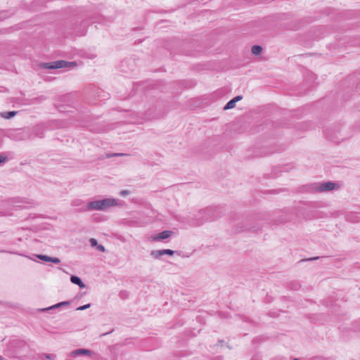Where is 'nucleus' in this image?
Listing matches in <instances>:
<instances>
[{
	"mask_svg": "<svg viewBox=\"0 0 360 360\" xmlns=\"http://www.w3.org/2000/svg\"><path fill=\"white\" fill-rule=\"evenodd\" d=\"M70 281L75 285H77L79 288H83L85 287L84 283L82 282V279L77 276H72L70 277Z\"/></svg>",
	"mask_w": 360,
	"mask_h": 360,
	"instance_id": "9",
	"label": "nucleus"
},
{
	"mask_svg": "<svg viewBox=\"0 0 360 360\" xmlns=\"http://www.w3.org/2000/svg\"><path fill=\"white\" fill-rule=\"evenodd\" d=\"M262 51V47L259 45H254L252 47V53L255 55H259Z\"/></svg>",
	"mask_w": 360,
	"mask_h": 360,
	"instance_id": "12",
	"label": "nucleus"
},
{
	"mask_svg": "<svg viewBox=\"0 0 360 360\" xmlns=\"http://www.w3.org/2000/svg\"><path fill=\"white\" fill-rule=\"evenodd\" d=\"M91 307V304H84V305H82V306H80L79 307L77 308V311H83V310H85L86 309H89V307Z\"/></svg>",
	"mask_w": 360,
	"mask_h": 360,
	"instance_id": "17",
	"label": "nucleus"
},
{
	"mask_svg": "<svg viewBox=\"0 0 360 360\" xmlns=\"http://www.w3.org/2000/svg\"><path fill=\"white\" fill-rule=\"evenodd\" d=\"M174 254V251L169 250V249H164V250H153L150 252V255L154 259H160V257L163 255H169L172 256Z\"/></svg>",
	"mask_w": 360,
	"mask_h": 360,
	"instance_id": "5",
	"label": "nucleus"
},
{
	"mask_svg": "<svg viewBox=\"0 0 360 360\" xmlns=\"http://www.w3.org/2000/svg\"><path fill=\"white\" fill-rule=\"evenodd\" d=\"M3 359H4L3 356L0 355V360H3Z\"/></svg>",
	"mask_w": 360,
	"mask_h": 360,
	"instance_id": "30",
	"label": "nucleus"
},
{
	"mask_svg": "<svg viewBox=\"0 0 360 360\" xmlns=\"http://www.w3.org/2000/svg\"><path fill=\"white\" fill-rule=\"evenodd\" d=\"M90 244L92 247H96V249L102 252H104L105 251V247L102 245H98L97 240L95 238H91Z\"/></svg>",
	"mask_w": 360,
	"mask_h": 360,
	"instance_id": "10",
	"label": "nucleus"
},
{
	"mask_svg": "<svg viewBox=\"0 0 360 360\" xmlns=\"http://www.w3.org/2000/svg\"><path fill=\"white\" fill-rule=\"evenodd\" d=\"M71 205L74 207L81 206V207L79 208L80 210L82 207L86 206V205H84L81 200L76 199L72 201Z\"/></svg>",
	"mask_w": 360,
	"mask_h": 360,
	"instance_id": "13",
	"label": "nucleus"
},
{
	"mask_svg": "<svg viewBox=\"0 0 360 360\" xmlns=\"http://www.w3.org/2000/svg\"><path fill=\"white\" fill-rule=\"evenodd\" d=\"M319 257H313V258H309V259H307V260H315V259H317Z\"/></svg>",
	"mask_w": 360,
	"mask_h": 360,
	"instance_id": "27",
	"label": "nucleus"
},
{
	"mask_svg": "<svg viewBox=\"0 0 360 360\" xmlns=\"http://www.w3.org/2000/svg\"><path fill=\"white\" fill-rule=\"evenodd\" d=\"M242 98H243L242 96H237L234 97L233 99L235 101V102L236 103L238 101L242 100Z\"/></svg>",
	"mask_w": 360,
	"mask_h": 360,
	"instance_id": "22",
	"label": "nucleus"
},
{
	"mask_svg": "<svg viewBox=\"0 0 360 360\" xmlns=\"http://www.w3.org/2000/svg\"><path fill=\"white\" fill-rule=\"evenodd\" d=\"M37 257L42 261L51 262V257L44 255H37Z\"/></svg>",
	"mask_w": 360,
	"mask_h": 360,
	"instance_id": "16",
	"label": "nucleus"
},
{
	"mask_svg": "<svg viewBox=\"0 0 360 360\" xmlns=\"http://www.w3.org/2000/svg\"><path fill=\"white\" fill-rule=\"evenodd\" d=\"M51 262L55 263V264H59L60 262V260L58 257H52Z\"/></svg>",
	"mask_w": 360,
	"mask_h": 360,
	"instance_id": "21",
	"label": "nucleus"
},
{
	"mask_svg": "<svg viewBox=\"0 0 360 360\" xmlns=\"http://www.w3.org/2000/svg\"><path fill=\"white\" fill-rule=\"evenodd\" d=\"M92 354H93V352L88 349H77L73 350L70 353V356L72 357H75L79 355L91 356Z\"/></svg>",
	"mask_w": 360,
	"mask_h": 360,
	"instance_id": "7",
	"label": "nucleus"
},
{
	"mask_svg": "<svg viewBox=\"0 0 360 360\" xmlns=\"http://www.w3.org/2000/svg\"><path fill=\"white\" fill-rule=\"evenodd\" d=\"M121 296L122 298H124V296H125V292H121Z\"/></svg>",
	"mask_w": 360,
	"mask_h": 360,
	"instance_id": "28",
	"label": "nucleus"
},
{
	"mask_svg": "<svg viewBox=\"0 0 360 360\" xmlns=\"http://www.w3.org/2000/svg\"><path fill=\"white\" fill-rule=\"evenodd\" d=\"M337 186V184L330 181L314 183L309 186V191L316 193L328 192L334 190Z\"/></svg>",
	"mask_w": 360,
	"mask_h": 360,
	"instance_id": "3",
	"label": "nucleus"
},
{
	"mask_svg": "<svg viewBox=\"0 0 360 360\" xmlns=\"http://www.w3.org/2000/svg\"><path fill=\"white\" fill-rule=\"evenodd\" d=\"M46 358H48V359H51L50 355H47V356H46Z\"/></svg>",
	"mask_w": 360,
	"mask_h": 360,
	"instance_id": "31",
	"label": "nucleus"
},
{
	"mask_svg": "<svg viewBox=\"0 0 360 360\" xmlns=\"http://www.w3.org/2000/svg\"><path fill=\"white\" fill-rule=\"evenodd\" d=\"M257 230H258V229H256L255 227H253L252 231H257Z\"/></svg>",
	"mask_w": 360,
	"mask_h": 360,
	"instance_id": "29",
	"label": "nucleus"
},
{
	"mask_svg": "<svg viewBox=\"0 0 360 360\" xmlns=\"http://www.w3.org/2000/svg\"><path fill=\"white\" fill-rule=\"evenodd\" d=\"M61 307H62V305H60V302H59V303L53 304V305H52L51 307H46V308H44V309H40L39 310L41 311H46L51 310V309H58V308H60Z\"/></svg>",
	"mask_w": 360,
	"mask_h": 360,
	"instance_id": "15",
	"label": "nucleus"
},
{
	"mask_svg": "<svg viewBox=\"0 0 360 360\" xmlns=\"http://www.w3.org/2000/svg\"><path fill=\"white\" fill-rule=\"evenodd\" d=\"M117 200L115 198H105L99 200L89 202L86 206L80 209L81 212L91 210H105L109 207L117 205Z\"/></svg>",
	"mask_w": 360,
	"mask_h": 360,
	"instance_id": "1",
	"label": "nucleus"
},
{
	"mask_svg": "<svg viewBox=\"0 0 360 360\" xmlns=\"http://www.w3.org/2000/svg\"><path fill=\"white\" fill-rule=\"evenodd\" d=\"M326 137H327L328 139H330V141H335V139H333V137H330V136H329V134H328V132H326Z\"/></svg>",
	"mask_w": 360,
	"mask_h": 360,
	"instance_id": "25",
	"label": "nucleus"
},
{
	"mask_svg": "<svg viewBox=\"0 0 360 360\" xmlns=\"http://www.w3.org/2000/svg\"><path fill=\"white\" fill-rule=\"evenodd\" d=\"M70 304V302L69 301H65V302H60V304L63 306H68Z\"/></svg>",
	"mask_w": 360,
	"mask_h": 360,
	"instance_id": "23",
	"label": "nucleus"
},
{
	"mask_svg": "<svg viewBox=\"0 0 360 360\" xmlns=\"http://www.w3.org/2000/svg\"><path fill=\"white\" fill-rule=\"evenodd\" d=\"M173 234L172 231H163L153 237V241H159L169 238Z\"/></svg>",
	"mask_w": 360,
	"mask_h": 360,
	"instance_id": "6",
	"label": "nucleus"
},
{
	"mask_svg": "<svg viewBox=\"0 0 360 360\" xmlns=\"http://www.w3.org/2000/svg\"><path fill=\"white\" fill-rule=\"evenodd\" d=\"M17 113L18 111H8L1 112L0 115L4 119H11Z\"/></svg>",
	"mask_w": 360,
	"mask_h": 360,
	"instance_id": "11",
	"label": "nucleus"
},
{
	"mask_svg": "<svg viewBox=\"0 0 360 360\" xmlns=\"http://www.w3.org/2000/svg\"><path fill=\"white\" fill-rule=\"evenodd\" d=\"M45 127L43 124H38L33 127L32 133L35 137L43 138L44 134Z\"/></svg>",
	"mask_w": 360,
	"mask_h": 360,
	"instance_id": "8",
	"label": "nucleus"
},
{
	"mask_svg": "<svg viewBox=\"0 0 360 360\" xmlns=\"http://www.w3.org/2000/svg\"><path fill=\"white\" fill-rule=\"evenodd\" d=\"M236 106V102L232 98L231 100H230L226 104V105L224 107V110H229V109H232L234 107Z\"/></svg>",
	"mask_w": 360,
	"mask_h": 360,
	"instance_id": "14",
	"label": "nucleus"
},
{
	"mask_svg": "<svg viewBox=\"0 0 360 360\" xmlns=\"http://www.w3.org/2000/svg\"><path fill=\"white\" fill-rule=\"evenodd\" d=\"M121 155H124V154L123 153H114L112 155H108V157L110 158V157L121 156Z\"/></svg>",
	"mask_w": 360,
	"mask_h": 360,
	"instance_id": "24",
	"label": "nucleus"
},
{
	"mask_svg": "<svg viewBox=\"0 0 360 360\" xmlns=\"http://www.w3.org/2000/svg\"><path fill=\"white\" fill-rule=\"evenodd\" d=\"M94 22L98 23H105L104 18L103 16H99Z\"/></svg>",
	"mask_w": 360,
	"mask_h": 360,
	"instance_id": "19",
	"label": "nucleus"
},
{
	"mask_svg": "<svg viewBox=\"0 0 360 360\" xmlns=\"http://www.w3.org/2000/svg\"><path fill=\"white\" fill-rule=\"evenodd\" d=\"M7 160H8L7 157H6L3 155H0V165L6 162Z\"/></svg>",
	"mask_w": 360,
	"mask_h": 360,
	"instance_id": "18",
	"label": "nucleus"
},
{
	"mask_svg": "<svg viewBox=\"0 0 360 360\" xmlns=\"http://www.w3.org/2000/svg\"><path fill=\"white\" fill-rule=\"evenodd\" d=\"M249 229H250L249 228H246V229H245V230H249ZM244 231V229H237V230H236V231H237V232H241V231Z\"/></svg>",
	"mask_w": 360,
	"mask_h": 360,
	"instance_id": "26",
	"label": "nucleus"
},
{
	"mask_svg": "<svg viewBox=\"0 0 360 360\" xmlns=\"http://www.w3.org/2000/svg\"><path fill=\"white\" fill-rule=\"evenodd\" d=\"M219 217L217 214V210L214 207H207L198 212L195 217V221L192 222L193 225L200 226L207 221H212Z\"/></svg>",
	"mask_w": 360,
	"mask_h": 360,
	"instance_id": "2",
	"label": "nucleus"
},
{
	"mask_svg": "<svg viewBox=\"0 0 360 360\" xmlns=\"http://www.w3.org/2000/svg\"><path fill=\"white\" fill-rule=\"evenodd\" d=\"M293 360H300V359L295 358Z\"/></svg>",
	"mask_w": 360,
	"mask_h": 360,
	"instance_id": "32",
	"label": "nucleus"
},
{
	"mask_svg": "<svg viewBox=\"0 0 360 360\" xmlns=\"http://www.w3.org/2000/svg\"><path fill=\"white\" fill-rule=\"evenodd\" d=\"M77 65L75 62H68L63 60H59L50 63H43L41 67L46 69H60V68H72Z\"/></svg>",
	"mask_w": 360,
	"mask_h": 360,
	"instance_id": "4",
	"label": "nucleus"
},
{
	"mask_svg": "<svg viewBox=\"0 0 360 360\" xmlns=\"http://www.w3.org/2000/svg\"><path fill=\"white\" fill-rule=\"evenodd\" d=\"M130 193L129 191L128 190H122L120 191V194L122 196H126Z\"/></svg>",
	"mask_w": 360,
	"mask_h": 360,
	"instance_id": "20",
	"label": "nucleus"
}]
</instances>
